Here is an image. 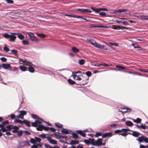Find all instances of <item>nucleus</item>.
<instances>
[{
  "mask_svg": "<svg viewBox=\"0 0 148 148\" xmlns=\"http://www.w3.org/2000/svg\"><path fill=\"white\" fill-rule=\"evenodd\" d=\"M42 122L38 120H36L34 122H32V126L34 127H37L36 129L39 131H42L43 128V125L41 124Z\"/></svg>",
  "mask_w": 148,
  "mask_h": 148,
  "instance_id": "nucleus-1",
  "label": "nucleus"
},
{
  "mask_svg": "<svg viewBox=\"0 0 148 148\" xmlns=\"http://www.w3.org/2000/svg\"><path fill=\"white\" fill-rule=\"evenodd\" d=\"M18 148H21L27 145L30 146V144L29 141H18Z\"/></svg>",
  "mask_w": 148,
  "mask_h": 148,
  "instance_id": "nucleus-2",
  "label": "nucleus"
},
{
  "mask_svg": "<svg viewBox=\"0 0 148 148\" xmlns=\"http://www.w3.org/2000/svg\"><path fill=\"white\" fill-rule=\"evenodd\" d=\"M114 134V133L112 132H108L103 133L102 135V138H105L106 137L110 138Z\"/></svg>",
  "mask_w": 148,
  "mask_h": 148,
  "instance_id": "nucleus-3",
  "label": "nucleus"
},
{
  "mask_svg": "<svg viewBox=\"0 0 148 148\" xmlns=\"http://www.w3.org/2000/svg\"><path fill=\"white\" fill-rule=\"evenodd\" d=\"M28 35L32 40L36 42H38V39L33 33L31 32H29L28 33Z\"/></svg>",
  "mask_w": 148,
  "mask_h": 148,
  "instance_id": "nucleus-4",
  "label": "nucleus"
},
{
  "mask_svg": "<svg viewBox=\"0 0 148 148\" xmlns=\"http://www.w3.org/2000/svg\"><path fill=\"white\" fill-rule=\"evenodd\" d=\"M27 114L26 111L25 110H21L20 111V114L16 116V117L20 118L22 119H23L24 116L26 115Z\"/></svg>",
  "mask_w": 148,
  "mask_h": 148,
  "instance_id": "nucleus-5",
  "label": "nucleus"
},
{
  "mask_svg": "<svg viewBox=\"0 0 148 148\" xmlns=\"http://www.w3.org/2000/svg\"><path fill=\"white\" fill-rule=\"evenodd\" d=\"M103 141V139L101 138H98L97 141H95V143L91 142V144L93 145L96 146H100L101 145V143L102 141Z\"/></svg>",
  "mask_w": 148,
  "mask_h": 148,
  "instance_id": "nucleus-6",
  "label": "nucleus"
},
{
  "mask_svg": "<svg viewBox=\"0 0 148 148\" xmlns=\"http://www.w3.org/2000/svg\"><path fill=\"white\" fill-rule=\"evenodd\" d=\"M95 47L98 48H99L103 50H107L108 49L107 48L105 47L104 45H101L97 43H96Z\"/></svg>",
  "mask_w": 148,
  "mask_h": 148,
  "instance_id": "nucleus-7",
  "label": "nucleus"
},
{
  "mask_svg": "<svg viewBox=\"0 0 148 148\" xmlns=\"http://www.w3.org/2000/svg\"><path fill=\"white\" fill-rule=\"evenodd\" d=\"M16 33H12L10 34L9 40L10 41H14L16 38V36L15 35Z\"/></svg>",
  "mask_w": 148,
  "mask_h": 148,
  "instance_id": "nucleus-8",
  "label": "nucleus"
},
{
  "mask_svg": "<svg viewBox=\"0 0 148 148\" xmlns=\"http://www.w3.org/2000/svg\"><path fill=\"white\" fill-rule=\"evenodd\" d=\"M11 67L10 65L9 64L3 63L2 64V68L5 69H8Z\"/></svg>",
  "mask_w": 148,
  "mask_h": 148,
  "instance_id": "nucleus-9",
  "label": "nucleus"
},
{
  "mask_svg": "<svg viewBox=\"0 0 148 148\" xmlns=\"http://www.w3.org/2000/svg\"><path fill=\"white\" fill-rule=\"evenodd\" d=\"M76 132L79 134L83 137H85L86 136V134L85 133L81 130H78L76 131Z\"/></svg>",
  "mask_w": 148,
  "mask_h": 148,
  "instance_id": "nucleus-10",
  "label": "nucleus"
},
{
  "mask_svg": "<svg viewBox=\"0 0 148 148\" xmlns=\"http://www.w3.org/2000/svg\"><path fill=\"white\" fill-rule=\"evenodd\" d=\"M132 45L134 48L138 49V50L140 51L141 50V47L138 45L136 44L132 43Z\"/></svg>",
  "mask_w": 148,
  "mask_h": 148,
  "instance_id": "nucleus-11",
  "label": "nucleus"
},
{
  "mask_svg": "<svg viewBox=\"0 0 148 148\" xmlns=\"http://www.w3.org/2000/svg\"><path fill=\"white\" fill-rule=\"evenodd\" d=\"M24 124L26 125L29 127L31 126L30 122L28 121L24 120L23 121V124Z\"/></svg>",
  "mask_w": 148,
  "mask_h": 148,
  "instance_id": "nucleus-12",
  "label": "nucleus"
},
{
  "mask_svg": "<svg viewBox=\"0 0 148 148\" xmlns=\"http://www.w3.org/2000/svg\"><path fill=\"white\" fill-rule=\"evenodd\" d=\"M31 116L33 119L42 120V119L41 118L35 114H31Z\"/></svg>",
  "mask_w": 148,
  "mask_h": 148,
  "instance_id": "nucleus-13",
  "label": "nucleus"
},
{
  "mask_svg": "<svg viewBox=\"0 0 148 148\" xmlns=\"http://www.w3.org/2000/svg\"><path fill=\"white\" fill-rule=\"evenodd\" d=\"M88 42L92 45L95 46L97 42L94 39H89L88 40Z\"/></svg>",
  "mask_w": 148,
  "mask_h": 148,
  "instance_id": "nucleus-14",
  "label": "nucleus"
},
{
  "mask_svg": "<svg viewBox=\"0 0 148 148\" xmlns=\"http://www.w3.org/2000/svg\"><path fill=\"white\" fill-rule=\"evenodd\" d=\"M132 135L134 136L138 137L140 135V133L137 131H134L133 132Z\"/></svg>",
  "mask_w": 148,
  "mask_h": 148,
  "instance_id": "nucleus-15",
  "label": "nucleus"
},
{
  "mask_svg": "<svg viewBox=\"0 0 148 148\" xmlns=\"http://www.w3.org/2000/svg\"><path fill=\"white\" fill-rule=\"evenodd\" d=\"M132 119L134 122L136 123H140L141 120V119L138 118H137L136 119Z\"/></svg>",
  "mask_w": 148,
  "mask_h": 148,
  "instance_id": "nucleus-16",
  "label": "nucleus"
},
{
  "mask_svg": "<svg viewBox=\"0 0 148 148\" xmlns=\"http://www.w3.org/2000/svg\"><path fill=\"white\" fill-rule=\"evenodd\" d=\"M144 136H142L141 137H139L138 138H137L136 140L138 141L140 143H141L144 141Z\"/></svg>",
  "mask_w": 148,
  "mask_h": 148,
  "instance_id": "nucleus-17",
  "label": "nucleus"
},
{
  "mask_svg": "<svg viewBox=\"0 0 148 148\" xmlns=\"http://www.w3.org/2000/svg\"><path fill=\"white\" fill-rule=\"evenodd\" d=\"M124 19H125L124 18H119L116 20V22L118 23H123Z\"/></svg>",
  "mask_w": 148,
  "mask_h": 148,
  "instance_id": "nucleus-18",
  "label": "nucleus"
},
{
  "mask_svg": "<svg viewBox=\"0 0 148 148\" xmlns=\"http://www.w3.org/2000/svg\"><path fill=\"white\" fill-rule=\"evenodd\" d=\"M126 11L125 9H119L115 10V12H118V13H121L124 12H126Z\"/></svg>",
  "mask_w": 148,
  "mask_h": 148,
  "instance_id": "nucleus-19",
  "label": "nucleus"
},
{
  "mask_svg": "<svg viewBox=\"0 0 148 148\" xmlns=\"http://www.w3.org/2000/svg\"><path fill=\"white\" fill-rule=\"evenodd\" d=\"M126 125L128 126H131L133 125V123L130 121H127L125 123Z\"/></svg>",
  "mask_w": 148,
  "mask_h": 148,
  "instance_id": "nucleus-20",
  "label": "nucleus"
},
{
  "mask_svg": "<svg viewBox=\"0 0 148 148\" xmlns=\"http://www.w3.org/2000/svg\"><path fill=\"white\" fill-rule=\"evenodd\" d=\"M79 141L76 140H72L69 144L71 145H75L78 144Z\"/></svg>",
  "mask_w": 148,
  "mask_h": 148,
  "instance_id": "nucleus-21",
  "label": "nucleus"
},
{
  "mask_svg": "<svg viewBox=\"0 0 148 148\" xmlns=\"http://www.w3.org/2000/svg\"><path fill=\"white\" fill-rule=\"evenodd\" d=\"M95 11L98 12H99L100 11H108V10L106 8H98V9H96L95 10Z\"/></svg>",
  "mask_w": 148,
  "mask_h": 148,
  "instance_id": "nucleus-22",
  "label": "nucleus"
},
{
  "mask_svg": "<svg viewBox=\"0 0 148 148\" xmlns=\"http://www.w3.org/2000/svg\"><path fill=\"white\" fill-rule=\"evenodd\" d=\"M16 35H18V37L21 39H23L25 37L24 35L18 33V34H15Z\"/></svg>",
  "mask_w": 148,
  "mask_h": 148,
  "instance_id": "nucleus-23",
  "label": "nucleus"
},
{
  "mask_svg": "<svg viewBox=\"0 0 148 148\" xmlns=\"http://www.w3.org/2000/svg\"><path fill=\"white\" fill-rule=\"evenodd\" d=\"M20 69L23 71H25L27 70L26 67L24 66H19Z\"/></svg>",
  "mask_w": 148,
  "mask_h": 148,
  "instance_id": "nucleus-24",
  "label": "nucleus"
},
{
  "mask_svg": "<svg viewBox=\"0 0 148 148\" xmlns=\"http://www.w3.org/2000/svg\"><path fill=\"white\" fill-rule=\"evenodd\" d=\"M25 65L27 66H31L33 65L29 61L25 60Z\"/></svg>",
  "mask_w": 148,
  "mask_h": 148,
  "instance_id": "nucleus-25",
  "label": "nucleus"
},
{
  "mask_svg": "<svg viewBox=\"0 0 148 148\" xmlns=\"http://www.w3.org/2000/svg\"><path fill=\"white\" fill-rule=\"evenodd\" d=\"M31 66H29V67L28 68V71L30 73H34L35 71L34 69Z\"/></svg>",
  "mask_w": 148,
  "mask_h": 148,
  "instance_id": "nucleus-26",
  "label": "nucleus"
},
{
  "mask_svg": "<svg viewBox=\"0 0 148 148\" xmlns=\"http://www.w3.org/2000/svg\"><path fill=\"white\" fill-rule=\"evenodd\" d=\"M67 81L70 84L73 85L75 84V82L71 79H69Z\"/></svg>",
  "mask_w": 148,
  "mask_h": 148,
  "instance_id": "nucleus-27",
  "label": "nucleus"
},
{
  "mask_svg": "<svg viewBox=\"0 0 148 148\" xmlns=\"http://www.w3.org/2000/svg\"><path fill=\"white\" fill-rule=\"evenodd\" d=\"M61 132L64 134H69V131L67 130L66 129L63 128L61 130Z\"/></svg>",
  "mask_w": 148,
  "mask_h": 148,
  "instance_id": "nucleus-28",
  "label": "nucleus"
},
{
  "mask_svg": "<svg viewBox=\"0 0 148 148\" xmlns=\"http://www.w3.org/2000/svg\"><path fill=\"white\" fill-rule=\"evenodd\" d=\"M19 62L20 64H23V65H25V60L20 59H19Z\"/></svg>",
  "mask_w": 148,
  "mask_h": 148,
  "instance_id": "nucleus-29",
  "label": "nucleus"
},
{
  "mask_svg": "<svg viewBox=\"0 0 148 148\" xmlns=\"http://www.w3.org/2000/svg\"><path fill=\"white\" fill-rule=\"evenodd\" d=\"M49 142L50 143L52 144H56L57 143V141L54 139H51Z\"/></svg>",
  "mask_w": 148,
  "mask_h": 148,
  "instance_id": "nucleus-30",
  "label": "nucleus"
},
{
  "mask_svg": "<svg viewBox=\"0 0 148 148\" xmlns=\"http://www.w3.org/2000/svg\"><path fill=\"white\" fill-rule=\"evenodd\" d=\"M55 125L57 127L59 128H61L63 126L62 124H60L59 123H55Z\"/></svg>",
  "mask_w": 148,
  "mask_h": 148,
  "instance_id": "nucleus-31",
  "label": "nucleus"
},
{
  "mask_svg": "<svg viewBox=\"0 0 148 148\" xmlns=\"http://www.w3.org/2000/svg\"><path fill=\"white\" fill-rule=\"evenodd\" d=\"M14 122L15 123H18L21 124H23V121H22L20 120H17L15 119L14 120Z\"/></svg>",
  "mask_w": 148,
  "mask_h": 148,
  "instance_id": "nucleus-32",
  "label": "nucleus"
},
{
  "mask_svg": "<svg viewBox=\"0 0 148 148\" xmlns=\"http://www.w3.org/2000/svg\"><path fill=\"white\" fill-rule=\"evenodd\" d=\"M72 50L73 52L75 53L79 52V49L75 47H73L72 48Z\"/></svg>",
  "mask_w": 148,
  "mask_h": 148,
  "instance_id": "nucleus-33",
  "label": "nucleus"
},
{
  "mask_svg": "<svg viewBox=\"0 0 148 148\" xmlns=\"http://www.w3.org/2000/svg\"><path fill=\"white\" fill-rule=\"evenodd\" d=\"M72 135L73 136V138L75 139H77L78 138V135L76 133H73Z\"/></svg>",
  "mask_w": 148,
  "mask_h": 148,
  "instance_id": "nucleus-34",
  "label": "nucleus"
},
{
  "mask_svg": "<svg viewBox=\"0 0 148 148\" xmlns=\"http://www.w3.org/2000/svg\"><path fill=\"white\" fill-rule=\"evenodd\" d=\"M38 136L43 139H44L46 138V136L45 134H40Z\"/></svg>",
  "mask_w": 148,
  "mask_h": 148,
  "instance_id": "nucleus-35",
  "label": "nucleus"
},
{
  "mask_svg": "<svg viewBox=\"0 0 148 148\" xmlns=\"http://www.w3.org/2000/svg\"><path fill=\"white\" fill-rule=\"evenodd\" d=\"M64 15L66 16H69L70 17H74V18H76L77 16V15H74V14L71 15V14H64Z\"/></svg>",
  "mask_w": 148,
  "mask_h": 148,
  "instance_id": "nucleus-36",
  "label": "nucleus"
},
{
  "mask_svg": "<svg viewBox=\"0 0 148 148\" xmlns=\"http://www.w3.org/2000/svg\"><path fill=\"white\" fill-rule=\"evenodd\" d=\"M79 63L81 65H83L85 63L84 60L83 59L79 60Z\"/></svg>",
  "mask_w": 148,
  "mask_h": 148,
  "instance_id": "nucleus-37",
  "label": "nucleus"
},
{
  "mask_svg": "<svg viewBox=\"0 0 148 148\" xmlns=\"http://www.w3.org/2000/svg\"><path fill=\"white\" fill-rule=\"evenodd\" d=\"M23 131L21 130H19L18 131V132L17 133H18V135L19 137L21 136L23 134Z\"/></svg>",
  "mask_w": 148,
  "mask_h": 148,
  "instance_id": "nucleus-38",
  "label": "nucleus"
},
{
  "mask_svg": "<svg viewBox=\"0 0 148 148\" xmlns=\"http://www.w3.org/2000/svg\"><path fill=\"white\" fill-rule=\"evenodd\" d=\"M3 36L6 38H10V34H9L7 33H5L3 34Z\"/></svg>",
  "mask_w": 148,
  "mask_h": 148,
  "instance_id": "nucleus-39",
  "label": "nucleus"
},
{
  "mask_svg": "<svg viewBox=\"0 0 148 148\" xmlns=\"http://www.w3.org/2000/svg\"><path fill=\"white\" fill-rule=\"evenodd\" d=\"M38 36L42 38H45V35L43 34L39 33L38 34Z\"/></svg>",
  "mask_w": 148,
  "mask_h": 148,
  "instance_id": "nucleus-40",
  "label": "nucleus"
},
{
  "mask_svg": "<svg viewBox=\"0 0 148 148\" xmlns=\"http://www.w3.org/2000/svg\"><path fill=\"white\" fill-rule=\"evenodd\" d=\"M112 28L114 29L117 30L119 29V26L117 25H113L112 27Z\"/></svg>",
  "mask_w": 148,
  "mask_h": 148,
  "instance_id": "nucleus-41",
  "label": "nucleus"
},
{
  "mask_svg": "<svg viewBox=\"0 0 148 148\" xmlns=\"http://www.w3.org/2000/svg\"><path fill=\"white\" fill-rule=\"evenodd\" d=\"M72 76L73 77V79L75 80H78V76L76 75L72 74Z\"/></svg>",
  "mask_w": 148,
  "mask_h": 148,
  "instance_id": "nucleus-42",
  "label": "nucleus"
},
{
  "mask_svg": "<svg viewBox=\"0 0 148 148\" xmlns=\"http://www.w3.org/2000/svg\"><path fill=\"white\" fill-rule=\"evenodd\" d=\"M35 139V140L36 141V143L37 142H40L41 141V139L40 138H38V137H36V136L35 137V139Z\"/></svg>",
  "mask_w": 148,
  "mask_h": 148,
  "instance_id": "nucleus-43",
  "label": "nucleus"
},
{
  "mask_svg": "<svg viewBox=\"0 0 148 148\" xmlns=\"http://www.w3.org/2000/svg\"><path fill=\"white\" fill-rule=\"evenodd\" d=\"M11 52L12 54H13V55L16 54L18 52V51H16V50L14 49L11 50Z\"/></svg>",
  "mask_w": 148,
  "mask_h": 148,
  "instance_id": "nucleus-44",
  "label": "nucleus"
},
{
  "mask_svg": "<svg viewBox=\"0 0 148 148\" xmlns=\"http://www.w3.org/2000/svg\"><path fill=\"white\" fill-rule=\"evenodd\" d=\"M22 43L24 45H28L29 44L28 41L26 40H23Z\"/></svg>",
  "mask_w": 148,
  "mask_h": 148,
  "instance_id": "nucleus-45",
  "label": "nucleus"
},
{
  "mask_svg": "<svg viewBox=\"0 0 148 148\" xmlns=\"http://www.w3.org/2000/svg\"><path fill=\"white\" fill-rule=\"evenodd\" d=\"M30 141L31 143L34 144L36 143L35 139L34 138H31L30 139Z\"/></svg>",
  "mask_w": 148,
  "mask_h": 148,
  "instance_id": "nucleus-46",
  "label": "nucleus"
},
{
  "mask_svg": "<svg viewBox=\"0 0 148 148\" xmlns=\"http://www.w3.org/2000/svg\"><path fill=\"white\" fill-rule=\"evenodd\" d=\"M2 131L3 132H5L7 131V129H6L4 127H2V128L0 129V131ZM0 133H2L1 132H0Z\"/></svg>",
  "mask_w": 148,
  "mask_h": 148,
  "instance_id": "nucleus-47",
  "label": "nucleus"
},
{
  "mask_svg": "<svg viewBox=\"0 0 148 148\" xmlns=\"http://www.w3.org/2000/svg\"><path fill=\"white\" fill-rule=\"evenodd\" d=\"M99 15L102 16H104L106 15V14L105 12H102L99 13Z\"/></svg>",
  "mask_w": 148,
  "mask_h": 148,
  "instance_id": "nucleus-48",
  "label": "nucleus"
},
{
  "mask_svg": "<svg viewBox=\"0 0 148 148\" xmlns=\"http://www.w3.org/2000/svg\"><path fill=\"white\" fill-rule=\"evenodd\" d=\"M86 74L88 77H90L92 75L91 72L89 71H88L86 72Z\"/></svg>",
  "mask_w": 148,
  "mask_h": 148,
  "instance_id": "nucleus-49",
  "label": "nucleus"
},
{
  "mask_svg": "<svg viewBox=\"0 0 148 148\" xmlns=\"http://www.w3.org/2000/svg\"><path fill=\"white\" fill-rule=\"evenodd\" d=\"M109 43L110 44L112 45H114L116 47H118V44L116 43H113L111 42H110Z\"/></svg>",
  "mask_w": 148,
  "mask_h": 148,
  "instance_id": "nucleus-50",
  "label": "nucleus"
},
{
  "mask_svg": "<svg viewBox=\"0 0 148 148\" xmlns=\"http://www.w3.org/2000/svg\"><path fill=\"white\" fill-rule=\"evenodd\" d=\"M3 50L4 51L6 52H7L10 51V49L7 47H4Z\"/></svg>",
  "mask_w": 148,
  "mask_h": 148,
  "instance_id": "nucleus-51",
  "label": "nucleus"
},
{
  "mask_svg": "<svg viewBox=\"0 0 148 148\" xmlns=\"http://www.w3.org/2000/svg\"><path fill=\"white\" fill-rule=\"evenodd\" d=\"M6 127L7 128V130L9 131H10L12 129V128L11 127V125L7 126Z\"/></svg>",
  "mask_w": 148,
  "mask_h": 148,
  "instance_id": "nucleus-52",
  "label": "nucleus"
},
{
  "mask_svg": "<svg viewBox=\"0 0 148 148\" xmlns=\"http://www.w3.org/2000/svg\"><path fill=\"white\" fill-rule=\"evenodd\" d=\"M116 67L122 69H125V68L120 65H116Z\"/></svg>",
  "mask_w": 148,
  "mask_h": 148,
  "instance_id": "nucleus-53",
  "label": "nucleus"
},
{
  "mask_svg": "<svg viewBox=\"0 0 148 148\" xmlns=\"http://www.w3.org/2000/svg\"><path fill=\"white\" fill-rule=\"evenodd\" d=\"M121 130V131H122L124 132H127V131H131V130H130L129 129H125V128L122 129Z\"/></svg>",
  "mask_w": 148,
  "mask_h": 148,
  "instance_id": "nucleus-54",
  "label": "nucleus"
},
{
  "mask_svg": "<svg viewBox=\"0 0 148 148\" xmlns=\"http://www.w3.org/2000/svg\"><path fill=\"white\" fill-rule=\"evenodd\" d=\"M50 127H45L43 125V129H44V130H45L46 131H48L49 130Z\"/></svg>",
  "mask_w": 148,
  "mask_h": 148,
  "instance_id": "nucleus-55",
  "label": "nucleus"
},
{
  "mask_svg": "<svg viewBox=\"0 0 148 148\" xmlns=\"http://www.w3.org/2000/svg\"><path fill=\"white\" fill-rule=\"evenodd\" d=\"M92 11L91 10L88 9H85V13H86V12H91Z\"/></svg>",
  "mask_w": 148,
  "mask_h": 148,
  "instance_id": "nucleus-56",
  "label": "nucleus"
},
{
  "mask_svg": "<svg viewBox=\"0 0 148 148\" xmlns=\"http://www.w3.org/2000/svg\"><path fill=\"white\" fill-rule=\"evenodd\" d=\"M144 141L146 143H148V138L145 136H144Z\"/></svg>",
  "mask_w": 148,
  "mask_h": 148,
  "instance_id": "nucleus-57",
  "label": "nucleus"
},
{
  "mask_svg": "<svg viewBox=\"0 0 148 148\" xmlns=\"http://www.w3.org/2000/svg\"><path fill=\"white\" fill-rule=\"evenodd\" d=\"M101 65L103 66H110V64L105 63H104L103 62H102L101 63Z\"/></svg>",
  "mask_w": 148,
  "mask_h": 148,
  "instance_id": "nucleus-58",
  "label": "nucleus"
},
{
  "mask_svg": "<svg viewBox=\"0 0 148 148\" xmlns=\"http://www.w3.org/2000/svg\"><path fill=\"white\" fill-rule=\"evenodd\" d=\"M7 3L9 4H12L13 3L14 1L12 0H6Z\"/></svg>",
  "mask_w": 148,
  "mask_h": 148,
  "instance_id": "nucleus-59",
  "label": "nucleus"
},
{
  "mask_svg": "<svg viewBox=\"0 0 148 148\" xmlns=\"http://www.w3.org/2000/svg\"><path fill=\"white\" fill-rule=\"evenodd\" d=\"M102 135V134L100 133L97 132V133L95 135V136L96 137H98L99 136H101Z\"/></svg>",
  "mask_w": 148,
  "mask_h": 148,
  "instance_id": "nucleus-60",
  "label": "nucleus"
},
{
  "mask_svg": "<svg viewBox=\"0 0 148 148\" xmlns=\"http://www.w3.org/2000/svg\"><path fill=\"white\" fill-rule=\"evenodd\" d=\"M23 132L25 133V135H30L31 134L28 131H23Z\"/></svg>",
  "mask_w": 148,
  "mask_h": 148,
  "instance_id": "nucleus-61",
  "label": "nucleus"
},
{
  "mask_svg": "<svg viewBox=\"0 0 148 148\" xmlns=\"http://www.w3.org/2000/svg\"><path fill=\"white\" fill-rule=\"evenodd\" d=\"M126 109L127 110L126 111H125L123 112V113H127L128 112H130L131 111V109L129 108H126Z\"/></svg>",
  "mask_w": 148,
  "mask_h": 148,
  "instance_id": "nucleus-62",
  "label": "nucleus"
},
{
  "mask_svg": "<svg viewBox=\"0 0 148 148\" xmlns=\"http://www.w3.org/2000/svg\"><path fill=\"white\" fill-rule=\"evenodd\" d=\"M61 134L58 133V132H56L55 133L54 135L55 136H58L60 137V135Z\"/></svg>",
  "mask_w": 148,
  "mask_h": 148,
  "instance_id": "nucleus-63",
  "label": "nucleus"
},
{
  "mask_svg": "<svg viewBox=\"0 0 148 148\" xmlns=\"http://www.w3.org/2000/svg\"><path fill=\"white\" fill-rule=\"evenodd\" d=\"M45 146L46 148H51V146L47 144L46 143L45 144Z\"/></svg>",
  "mask_w": 148,
  "mask_h": 148,
  "instance_id": "nucleus-64",
  "label": "nucleus"
}]
</instances>
